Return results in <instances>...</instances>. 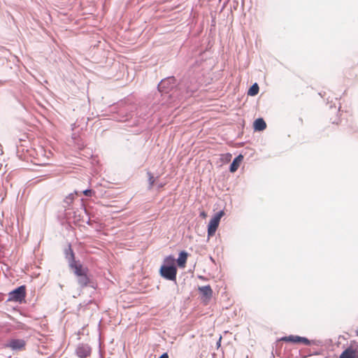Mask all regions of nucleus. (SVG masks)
<instances>
[{
	"label": "nucleus",
	"mask_w": 358,
	"mask_h": 358,
	"mask_svg": "<svg viewBox=\"0 0 358 358\" xmlns=\"http://www.w3.org/2000/svg\"><path fill=\"white\" fill-rule=\"evenodd\" d=\"M174 258L172 257H168L165 259L164 262L167 264H171V266L162 265L160 268V275L165 279L169 280H176L177 275V268L173 265Z\"/></svg>",
	"instance_id": "nucleus-1"
},
{
	"label": "nucleus",
	"mask_w": 358,
	"mask_h": 358,
	"mask_svg": "<svg viewBox=\"0 0 358 358\" xmlns=\"http://www.w3.org/2000/svg\"><path fill=\"white\" fill-rule=\"evenodd\" d=\"M224 212L223 210H220L214 216L210 219L208 225V236L212 237L215 235L219 224L221 218L224 216Z\"/></svg>",
	"instance_id": "nucleus-2"
},
{
	"label": "nucleus",
	"mask_w": 358,
	"mask_h": 358,
	"mask_svg": "<svg viewBox=\"0 0 358 358\" xmlns=\"http://www.w3.org/2000/svg\"><path fill=\"white\" fill-rule=\"evenodd\" d=\"M26 296V287L22 285L9 292L8 301L15 302H22Z\"/></svg>",
	"instance_id": "nucleus-3"
},
{
	"label": "nucleus",
	"mask_w": 358,
	"mask_h": 358,
	"mask_svg": "<svg viewBox=\"0 0 358 358\" xmlns=\"http://www.w3.org/2000/svg\"><path fill=\"white\" fill-rule=\"evenodd\" d=\"M175 83L176 80L173 77L162 80L159 84V90L164 92H168L169 90L175 85Z\"/></svg>",
	"instance_id": "nucleus-4"
},
{
	"label": "nucleus",
	"mask_w": 358,
	"mask_h": 358,
	"mask_svg": "<svg viewBox=\"0 0 358 358\" xmlns=\"http://www.w3.org/2000/svg\"><path fill=\"white\" fill-rule=\"evenodd\" d=\"M281 341L293 343H301L304 345H309L310 341L305 338V337H301L299 336H285L281 338Z\"/></svg>",
	"instance_id": "nucleus-5"
},
{
	"label": "nucleus",
	"mask_w": 358,
	"mask_h": 358,
	"mask_svg": "<svg viewBox=\"0 0 358 358\" xmlns=\"http://www.w3.org/2000/svg\"><path fill=\"white\" fill-rule=\"evenodd\" d=\"M76 355L80 358H86L91 354V348L87 345L82 344L76 348Z\"/></svg>",
	"instance_id": "nucleus-6"
},
{
	"label": "nucleus",
	"mask_w": 358,
	"mask_h": 358,
	"mask_svg": "<svg viewBox=\"0 0 358 358\" xmlns=\"http://www.w3.org/2000/svg\"><path fill=\"white\" fill-rule=\"evenodd\" d=\"M7 346L12 350H22L25 346V342L23 340L14 339L11 340Z\"/></svg>",
	"instance_id": "nucleus-7"
},
{
	"label": "nucleus",
	"mask_w": 358,
	"mask_h": 358,
	"mask_svg": "<svg viewBox=\"0 0 358 358\" xmlns=\"http://www.w3.org/2000/svg\"><path fill=\"white\" fill-rule=\"evenodd\" d=\"M356 355L357 349L353 346H350L341 353L339 358H355Z\"/></svg>",
	"instance_id": "nucleus-8"
},
{
	"label": "nucleus",
	"mask_w": 358,
	"mask_h": 358,
	"mask_svg": "<svg viewBox=\"0 0 358 358\" xmlns=\"http://www.w3.org/2000/svg\"><path fill=\"white\" fill-rule=\"evenodd\" d=\"M243 159V157L241 155H239L238 157H236L234 159V161L232 162V163L230 165V169H229V170L231 173L235 172L238 169Z\"/></svg>",
	"instance_id": "nucleus-9"
},
{
	"label": "nucleus",
	"mask_w": 358,
	"mask_h": 358,
	"mask_svg": "<svg viewBox=\"0 0 358 358\" xmlns=\"http://www.w3.org/2000/svg\"><path fill=\"white\" fill-rule=\"evenodd\" d=\"M187 259V253L185 251H182L180 253L179 257L177 259V263L179 267L185 268Z\"/></svg>",
	"instance_id": "nucleus-10"
},
{
	"label": "nucleus",
	"mask_w": 358,
	"mask_h": 358,
	"mask_svg": "<svg viewBox=\"0 0 358 358\" xmlns=\"http://www.w3.org/2000/svg\"><path fill=\"white\" fill-rule=\"evenodd\" d=\"M199 292L204 296L206 299L209 300L213 294V290L209 285L201 287L199 288Z\"/></svg>",
	"instance_id": "nucleus-11"
},
{
	"label": "nucleus",
	"mask_w": 358,
	"mask_h": 358,
	"mask_svg": "<svg viewBox=\"0 0 358 358\" xmlns=\"http://www.w3.org/2000/svg\"><path fill=\"white\" fill-rule=\"evenodd\" d=\"M266 127V124L262 118H258L254 122V129L256 131H263Z\"/></svg>",
	"instance_id": "nucleus-12"
},
{
	"label": "nucleus",
	"mask_w": 358,
	"mask_h": 358,
	"mask_svg": "<svg viewBox=\"0 0 358 358\" xmlns=\"http://www.w3.org/2000/svg\"><path fill=\"white\" fill-rule=\"evenodd\" d=\"M71 266L74 269V273L78 277L87 273V268H83L81 264H74Z\"/></svg>",
	"instance_id": "nucleus-13"
},
{
	"label": "nucleus",
	"mask_w": 358,
	"mask_h": 358,
	"mask_svg": "<svg viewBox=\"0 0 358 358\" xmlns=\"http://www.w3.org/2000/svg\"><path fill=\"white\" fill-rule=\"evenodd\" d=\"M89 282V278L87 275V273L82 274L78 276V283L82 286H86Z\"/></svg>",
	"instance_id": "nucleus-14"
},
{
	"label": "nucleus",
	"mask_w": 358,
	"mask_h": 358,
	"mask_svg": "<svg viewBox=\"0 0 358 358\" xmlns=\"http://www.w3.org/2000/svg\"><path fill=\"white\" fill-rule=\"evenodd\" d=\"M259 90V88L258 85L257 83H255L249 89V90L248 92V94L249 96H255L258 94Z\"/></svg>",
	"instance_id": "nucleus-15"
},
{
	"label": "nucleus",
	"mask_w": 358,
	"mask_h": 358,
	"mask_svg": "<svg viewBox=\"0 0 358 358\" xmlns=\"http://www.w3.org/2000/svg\"><path fill=\"white\" fill-rule=\"evenodd\" d=\"M148 177H149L148 180H149V184H150L149 188L151 189L154 185L155 180L153 175L150 173H148Z\"/></svg>",
	"instance_id": "nucleus-16"
},
{
	"label": "nucleus",
	"mask_w": 358,
	"mask_h": 358,
	"mask_svg": "<svg viewBox=\"0 0 358 358\" xmlns=\"http://www.w3.org/2000/svg\"><path fill=\"white\" fill-rule=\"evenodd\" d=\"M92 193H93V192L92 189H86V190L83 191V194L87 196H91Z\"/></svg>",
	"instance_id": "nucleus-17"
},
{
	"label": "nucleus",
	"mask_w": 358,
	"mask_h": 358,
	"mask_svg": "<svg viewBox=\"0 0 358 358\" xmlns=\"http://www.w3.org/2000/svg\"><path fill=\"white\" fill-rule=\"evenodd\" d=\"M200 217H201L203 219H206L207 217V213L205 211H202L200 213Z\"/></svg>",
	"instance_id": "nucleus-18"
},
{
	"label": "nucleus",
	"mask_w": 358,
	"mask_h": 358,
	"mask_svg": "<svg viewBox=\"0 0 358 358\" xmlns=\"http://www.w3.org/2000/svg\"><path fill=\"white\" fill-rule=\"evenodd\" d=\"M159 358H169V356H168L167 353H164Z\"/></svg>",
	"instance_id": "nucleus-19"
},
{
	"label": "nucleus",
	"mask_w": 358,
	"mask_h": 358,
	"mask_svg": "<svg viewBox=\"0 0 358 358\" xmlns=\"http://www.w3.org/2000/svg\"><path fill=\"white\" fill-rule=\"evenodd\" d=\"M69 199H73V198H74L73 194H71L69 196Z\"/></svg>",
	"instance_id": "nucleus-20"
},
{
	"label": "nucleus",
	"mask_w": 358,
	"mask_h": 358,
	"mask_svg": "<svg viewBox=\"0 0 358 358\" xmlns=\"http://www.w3.org/2000/svg\"><path fill=\"white\" fill-rule=\"evenodd\" d=\"M355 358H358V351L357 350V355Z\"/></svg>",
	"instance_id": "nucleus-21"
},
{
	"label": "nucleus",
	"mask_w": 358,
	"mask_h": 358,
	"mask_svg": "<svg viewBox=\"0 0 358 358\" xmlns=\"http://www.w3.org/2000/svg\"><path fill=\"white\" fill-rule=\"evenodd\" d=\"M159 187H163V185H162V184H159Z\"/></svg>",
	"instance_id": "nucleus-22"
},
{
	"label": "nucleus",
	"mask_w": 358,
	"mask_h": 358,
	"mask_svg": "<svg viewBox=\"0 0 358 358\" xmlns=\"http://www.w3.org/2000/svg\"><path fill=\"white\" fill-rule=\"evenodd\" d=\"M159 187H163V185H162V184H159Z\"/></svg>",
	"instance_id": "nucleus-23"
}]
</instances>
